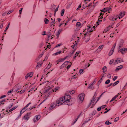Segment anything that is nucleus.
Instances as JSON below:
<instances>
[{"instance_id": "c756f323", "label": "nucleus", "mask_w": 127, "mask_h": 127, "mask_svg": "<svg viewBox=\"0 0 127 127\" xmlns=\"http://www.w3.org/2000/svg\"><path fill=\"white\" fill-rule=\"evenodd\" d=\"M77 45V44L76 43L74 44L73 45H72V47L73 48H74L76 47Z\"/></svg>"}, {"instance_id": "a18cd8bd", "label": "nucleus", "mask_w": 127, "mask_h": 127, "mask_svg": "<svg viewBox=\"0 0 127 127\" xmlns=\"http://www.w3.org/2000/svg\"><path fill=\"white\" fill-rule=\"evenodd\" d=\"M106 106L105 105H103L102 106L100 107V108H101V109H103L104 108H105Z\"/></svg>"}, {"instance_id": "a19ab883", "label": "nucleus", "mask_w": 127, "mask_h": 127, "mask_svg": "<svg viewBox=\"0 0 127 127\" xmlns=\"http://www.w3.org/2000/svg\"><path fill=\"white\" fill-rule=\"evenodd\" d=\"M117 76H114V78L113 79V80L114 81H115L117 79Z\"/></svg>"}, {"instance_id": "b1692460", "label": "nucleus", "mask_w": 127, "mask_h": 127, "mask_svg": "<svg viewBox=\"0 0 127 127\" xmlns=\"http://www.w3.org/2000/svg\"><path fill=\"white\" fill-rule=\"evenodd\" d=\"M119 81H117L115 82L113 84V86H114L116 85V84H118L119 82Z\"/></svg>"}, {"instance_id": "774afa93", "label": "nucleus", "mask_w": 127, "mask_h": 127, "mask_svg": "<svg viewBox=\"0 0 127 127\" xmlns=\"http://www.w3.org/2000/svg\"><path fill=\"white\" fill-rule=\"evenodd\" d=\"M52 8H53V9H54L55 8L56 6L55 5H52Z\"/></svg>"}, {"instance_id": "ea45409f", "label": "nucleus", "mask_w": 127, "mask_h": 127, "mask_svg": "<svg viewBox=\"0 0 127 127\" xmlns=\"http://www.w3.org/2000/svg\"><path fill=\"white\" fill-rule=\"evenodd\" d=\"M110 109H108L106 111H105L104 112V114H105L106 113H107L109 111V110H110Z\"/></svg>"}, {"instance_id": "393cba45", "label": "nucleus", "mask_w": 127, "mask_h": 127, "mask_svg": "<svg viewBox=\"0 0 127 127\" xmlns=\"http://www.w3.org/2000/svg\"><path fill=\"white\" fill-rule=\"evenodd\" d=\"M84 71L83 69H80L79 72V73L80 74H82L83 73V72Z\"/></svg>"}, {"instance_id": "49530a36", "label": "nucleus", "mask_w": 127, "mask_h": 127, "mask_svg": "<svg viewBox=\"0 0 127 127\" xmlns=\"http://www.w3.org/2000/svg\"><path fill=\"white\" fill-rule=\"evenodd\" d=\"M102 80V78H101L99 80L98 82L99 84H100Z\"/></svg>"}, {"instance_id": "0e129e2a", "label": "nucleus", "mask_w": 127, "mask_h": 127, "mask_svg": "<svg viewBox=\"0 0 127 127\" xmlns=\"http://www.w3.org/2000/svg\"><path fill=\"white\" fill-rule=\"evenodd\" d=\"M42 63L41 64H40L39 63H37V66H39V65H40V66H41V65H42Z\"/></svg>"}, {"instance_id": "37998d69", "label": "nucleus", "mask_w": 127, "mask_h": 127, "mask_svg": "<svg viewBox=\"0 0 127 127\" xmlns=\"http://www.w3.org/2000/svg\"><path fill=\"white\" fill-rule=\"evenodd\" d=\"M69 62L68 61H66L64 63L65 65H66V66L68 64V63Z\"/></svg>"}, {"instance_id": "f3484780", "label": "nucleus", "mask_w": 127, "mask_h": 127, "mask_svg": "<svg viewBox=\"0 0 127 127\" xmlns=\"http://www.w3.org/2000/svg\"><path fill=\"white\" fill-rule=\"evenodd\" d=\"M30 116H28V115H26L24 117V118L25 120H28L30 118Z\"/></svg>"}, {"instance_id": "680f3d73", "label": "nucleus", "mask_w": 127, "mask_h": 127, "mask_svg": "<svg viewBox=\"0 0 127 127\" xmlns=\"http://www.w3.org/2000/svg\"><path fill=\"white\" fill-rule=\"evenodd\" d=\"M61 45V44H58L55 47H58L60 46Z\"/></svg>"}, {"instance_id": "bf43d9fd", "label": "nucleus", "mask_w": 127, "mask_h": 127, "mask_svg": "<svg viewBox=\"0 0 127 127\" xmlns=\"http://www.w3.org/2000/svg\"><path fill=\"white\" fill-rule=\"evenodd\" d=\"M31 113L30 112L27 113V114L26 115H28V116H30V115L31 114Z\"/></svg>"}, {"instance_id": "9b49d317", "label": "nucleus", "mask_w": 127, "mask_h": 127, "mask_svg": "<svg viewBox=\"0 0 127 127\" xmlns=\"http://www.w3.org/2000/svg\"><path fill=\"white\" fill-rule=\"evenodd\" d=\"M80 51H79L77 52H76V53L75 54V56L73 58L74 59H75L76 57L78 56V57H80V56H79V53H80Z\"/></svg>"}, {"instance_id": "864d4df0", "label": "nucleus", "mask_w": 127, "mask_h": 127, "mask_svg": "<svg viewBox=\"0 0 127 127\" xmlns=\"http://www.w3.org/2000/svg\"><path fill=\"white\" fill-rule=\"evenodd\" d=\"M23 8H22L21 9L19 10V13L20 14H21L22 13V12L23 10Z\"/></svg>"}, {"instance_id": "3c124183", "label": "nucleus", "mask_w": 127, "mask_h": 127, "mask_svg": "<svg viewBox=\"0 0 127 127\" xmlns=\"http://www.w3.org/2000/svg\"><path fill=\"white\" fill-rule=\"evenodd\" d=\"M101 108H100V107H98V108H97V110L98 111H100V110H101Z\"/></svg>"}, {"instance_id": "a211bd4d", "label": "nucleus", "mask_w": 127, "mask_h": 127, "mask_svg": "<svg viewBox=\"0 0 127 127\" xmlns=\"http://www.w3.org/2000/svg\"><path fill=\"white\" fill-rule=\"evenodd\" d=\"M62 53L61 51H60L59 52H57L53 54V55H55V56H56L58 54H61Z\"/></svg>"}, {"instance_id": "aec40b11", "label": "nucleus", "mask_w": 127, "mask_h": 127, "mask_svg": "<svg viewBox=\"0 0 127 127\" xmlns=\"http://www.w3.org/2000/svg\"><path fill=\"white\" fill-rule=\"evenodd\" d=\"M59 88L58 87H57L55 88L54 89H53V92H56L58 90Z\"/></svg>"}, {"instance_id": "dca6fc26", "label": "nucleus", "mask_w": 127, "mask_h": 127, "mask_svg": "<svg viewBox=\"0 0 127 127\" xmlns=\"http://www.w3.org/2000/svg\"><path fill=\"white\" fill-rule=\"evenodd\" d=\"M94 85V84L93 83H92L91 84H90L89 85V87H88V88L93 89V87Z\"/></svg>"}, {"instance_id": "39448f33", "label": "nucleus", "mask_w": 127, "mask_h": 127, "mask_svg": "<svg viewBox=\"0 0 127 127\" xmlns=\"http://www.w3.org/2000/svg\"><path fill=\"white\" fill-rule=\"evenodd\" d=\"M31 103L29 102V103L27 104L20 111V112L21 113H23L24 112L26 111V109L27 107L29 106L30 104H31Z\"/></svg>"}, {"instance_id": "f704fd0d", "label": "nucleus", "mask_w": 127, "mask_h": 127, "mask_svg": "<svg viewBox=\"0 0 127 127\" xmlns=\"http://www.w3.org/2000/svg\"><path fill=\"white\" fill-rule=\"evenodd\" d=\"M35 108V106H32L31 107H30L28 109L29 110H31L33 109V108Z\"/></svg>"}, {"instance_id": "20e7f679", "label": "nucleus", "mask_w": 127, "mask_h": 127, "mask_svg": "<svg viewBox=\"0 0 127 127\" xmlns=\"http://www.w3.org/2000/svg\"><path fill=\"white\" fill-rule=\"evenodd\" d=\"M121 46H119V51L123 54H125L126 52L127 51V49L126 48H122L120 49Z\"/></svg>"}, {"instance_id": "e2e57ef3", "label": "nucleus", "mask_w": 127, "mask_h": 127, "mask_svg": "<svg viewBox=\"0 0 127 127\" xmlns=\"http://www.w3.org/2000/svg\"><path fill=\"white\" fill-rule=\"evenodd\" d=\"M12 91V90H10V91H8L7 93L8 94V95H9V94L11 93V92Z\"/></svg>"}, {"instance_id": "5fc2aeb1", "label": "nucleus", "mask_w": 127, "mask_h": 127, "mask_svg": "<svg viewBox=\"0 0 127 127\" xmlns=\"http://www.w3.org/2000/svg\"><path fill=\"white\" fill-rule=\"evenodd\" d=\"M42 55L43 54H41L38 57V58H39V59L41 57H42Z\"/></svg>"}, {"instance_id": "c9c22d12", "label": "nucleus", "mask_w": 127, "mask_h": 127, "mask_svg": "<svg viewBox=\"0 0 127 127\" xmlns=\"http://www.w3.org/2000/svg\"><path fill=\"white\" fill-rule=\"evenodd\" d=\"M63 29H60L59 30L58 32L60 33V32L63 31Z\"/></svg>"}, {"instance_id": "6e6d98bb", "label": "nucleus", "mask_w": 127, "mask_h": 127, "mask_svg": "<svg viewBox=\"0 0 127 127\" xmlns=\"http://www.w3.org/2000/svg\"><path fill=\"white\" fill-rule=\"evenodd\" d=\"M48 56H46L45 57V59H44V60L45 61H46L47 59L48 58Z\"/></svg>"}, {"instance_id": "412c9836", "label": "nucleus", "mask_w": 127, "mask_h": 127, "mask_svg": "<svg viewBox=\"0 0 127 127\" xmlns=\"http://www.w3.org/2000/svg\"><path fill=\"white\" fill-rule=\"evenodd\" d=\"M44 21L45 23L46 24H47L49 22V20L46 18L45 19Z\"/></svg>"}, {"instance_id": "9d476101", "label": "nucleus", "mask_w": 127, "mask_h": 127, "mask_svg": "<svg viewBox=\"0 0 127 127\" xmlns=\"http://www.w3.org/2000/svg\"><path fill=\"white\" fill-rule=\"evenodd\" d=\"M111 9V8L110 7H107L103 9V11H109Z\"/></svg>"}, {"instance_id": "7c9ffc66", "label": "nucleus", "mask_w": 127, "mask_h": 127, "mask_svg": "<svg viewBox=\"0 0 127 127\" xmlns=\"http://www.w3.org/2000/svg\"><path fill=\"white\" fill-rule=\"evenodd\" d=\"M119 118L118 117H117L115 119V120H114V122H117L119 119Z\"/></svg>"}, {"instance_id": "4c0bfd02", "label": "nucleus", "mask_w": 127, "mask_h": 127, "mask_svg": "<svg viewBox=\"0 0 127 127\" xmlns=\"http://www.w3.org/2000/svg\"><path fill=\"white\" fill-rule=\"evenodd\" d=\"M59 60L60 62H63L64 60V58H62L60 59H59Z\"/></svg>"}, {"instance_id": "603ef678", "label": "nucleus", "mask_w": 127, "mask_h": 127, "mask_svg": "<svg viewBox=\"0 0 127 127\" xmlns=\"http://www.w3.org/2000/svg\"><path fill=\"white\" fill-rule=\"evenodd\" d=\"M76 50V49H74V50H73V52H72V53H70V54H71V55H72L75 52Z\"/></svg>"}, {"instance_id": "473e14b6", "label": "nucleus", "mask_w": 127, "mask_h": 127, "mask_svg": "<svg viewBox=\"0 0 127 127\" xmlns=\"http://www.w3.org/2000/svg\"><path fill=\"white\" fill-rule=\"evenodd\" d=\"M50 63H49V64H48V65L47 66V69H49L50 68L51 66V65L50 64Z\"/></svg>"}, {"instance_id": "13d9d810", "label": "nucleus", "mask_w": 127, "mask_h": 127, "mask_svg": "<svg viewBox=\"0 0 127 127\" xmlns=\"http://www.w3.org/2000/svg\"><path fill=\"white\" fill-rule=\"evenodd\" d=\"M109 121H106V122L105 123V124L106 125H108V124H109Z\"/></svg>"}, {"instance_id": "8fccbe9b", "label": "nucleus", "mask_w": 127, "mask_h": 127, "mask_svg": "<svg viewBox=\"0 0 127 127\" xmlns=\"http://www.w3.org/2000/svg\"><path fill=\"white\" fill-rule=\"evenodd\" d=\"M81 5H80L79 6L78 8L76 10H78L80 8H81Z\"/></svg>"}, {"instance_id": "f03ea898", "label": "nucleus", "mask_w": 127, "mask_h": 127, "mask_svg": "<svg viewBox=\"0 0 127 127\" xmlns=\"http://www.w3.org/2000/svg\"><path fill=\"white\" fill-rule=\"evenodd\" d=\"M95 4H94V2H91L89 4L88 6H86L87 8L88 7H90V9L91 10H93L95 6Z\"/></svg>"}, {"instance_id": "de8ad7c7", "label": "nucleus", "mask_w": 127, "mask_h": 127, "mask_svg": "<svg viewBox=\"0 0 127 127\" xmlns=\"http://www.w3.org/2000/svg\"><path fill=\"white\" fill-rule=\"evenodd\" d=\"M115 99H116V98H115V97H113L112 98V99L110 101V102H111L112 101H113Z\"/></svg>"}, {"instance_id": "6e6552de", "label": "nucleus", "mask_w": 127, "mask_h": 127, "mask_svg": "<svg viewBox=\"0 0 127 127\" xmlns=\"http://www.w3.org/2000/svg\"><path fill=\"white\" fill-rule=\"evenodd\" d=\"M40 118V115H36L33 118V121L35 123Z\"/></svg>"}, {"instance_id": "052dcab7", "label": "nucleus", "mask_w": 127, "mask_h": 127, "mask_svg": "<svg viewBox=\"0 0 127 127\" xmlns=\"http://www.w3.org/2000/svg\"><path fill=\"white\" fill-rule=\"evenodd\" d=\"M107 77L108 78H111V76H110V74H109L107 75Z\"/></svg>"}, {"instance_id": "ddd939ff", "label": "nucleus", "mask_w": 127, "mask_h": 127, "mask_svg": "<svg viewBox=\"0 0 127 127\" xmlns=\"http://www.w3.org/2000/svg\"><path fill=\"white\" fill-rule=\"evenodd\" d=\"M123 67V66L122 65H120L117 67L116 69V70H118L119 69H122Z\"/></svg>"}, {"instance_id": "c03bdc74", "label": "nucleus", "mask_w": 127, "mask_h": 127, "mask_svg": "<svg viewBox=\"0 0 127 127\" xmlns=\"http://www.w3.org/2000/svg\"><path fill=\"white\" fill-rule=\"evenodd\" d=\"M103 45H101L98 48H99L100 49H102L103 48Z\"/></svg>"}, {"instance_id": "09e8293b", "label": "nucleus", "mask_w": 127, "mask_h": 127, "mask_svg": "<svg viewBox=\"0 0 127 127\" xmlns=\"http://www.w3.org/2000/svg\"><path fill=\"white\" fill-rule=\"evenodd\" d=\"M117 20V18H112L111 20L115 21Z\"/></svg>"}, {"instance_id": "4be33fe9", "label": "nucleus", "mask_w": 127, "mask_h": 127, "mask_svg": "<svg viewBox=\"0 0 127 127\" xmlns=\"http://www.w3.org/2000/svg\"><path fill=\"white\" fill-rule=\"evenodd\" d=\"M64 9H63L61 11V15L62 16H63V15L64 14Z\"/></svg>"}, {"instance_id": "f8f14e48", "label": "nucleus", "mask_w": 127, "mask_h": 127, "mask_svg": "<svg viewBox=\"0 0 127 127\" xmlns=\"http://www.w3.org/2000/svg\"><path fill=\"white\" fill-rule=\"evenodd\" d=\"M125 12L124 11L123 12H121L119 14L120 16H121V18L123 17L125 15Z\"/></svg>"}, {"instance_id": "338daca9", "label": "nucleus", "mask_w": 127, "mask_h": 127, "mask_svg": "<svg viewBox=\"0 0 127 127\" xmlns=\"http://www.w3.org/2000/svg\"><path fill=\"white\" fill-rule=\"evenodd\" d=\"M14 110V109L12 108L10 109L9 110V112H11V111H13V110Z\"/></svg>"}, {"instance_id": "e433bc0d", "label": "nucleus", "mask_w": 127, "mask_h": 127, "mask_svg": "<svg viewBox=\"0 0 127 127\" xmlns=\"http://www.w3.org/2000/svg\"><path fill=\"white\" fill-rule=\"evenodd\" d=\"M59 7V5H58V7H57V8L55 9L54 11V12L56 13V12L58 11V8Z\"/></svg>"}, {"instance_id": "4468645a", "label": "nucleus", "mask_w": 127, "mask_h": 127, "mask_svg": "<svg viewBox=\"0 0 127 127\" xmlns=\"http://www.w3.org/2000/svg\"><path fill=\"white\" fill-rule=\"evenodd\" d=\"M103 72H105L107 70V68L106 66H104L102 68Z\"/></svg>"}, {"instance_id": "bb28decb", "label": "nucleus", "mask_w": 127, "mask_h": 127, "mask_svg": "<svg viewBox=\"0 0 127 127\" xmlns=\"http://www.w3.org/2000/svg\"><path fill=\"white\" fill-rule=\"evenodd\" d=\"M25 91V90H24L22 89V90H21L20 91H18V93H19L20 92V94H22Z\"/></svg>"}, {"instance_id": "f257e3e1", "label": "nucleus", "mask_w": 127, "mask_h": 127, "mask_svg": "<svg viewBox=\"0 0 127 127\" xmlns=\"http://www.w3.org/2000/svg\"><path fill=\"white\" fill-rule=\"evenodd\" d=\"M71 99L70 96L66 94L64 96L61 97L57 101L51 103L50 107L49 108V110H52L56 106H59L64 103V104L67 103V104L68 105H71V103L70 102Z\"/></svg>"}, {"instance_id": "72a5a7b5", "label": "nucleus", "mask_w": 127, "mask_h": 127, "mask_svg": "<svg viewBox=\"0 0 127 127\" xmlns=\"http://www.w3.org/2000/svg\"><path fill=\"white\" fill-rule=\"evenodd\" d=\"M51 20L52 21L51 22V24L52 25L53 24V23H55V22H54L55 19H54L53 21V19L52 18H51Z\"/></svg>"}, {"instance_id": "1a4fd4ad", "label": "nucleus", "mask_w": 127, "mask_h": 127, "mask_svg": "<svg viewBox=\"0 0 127 127\" xmlns=\"http://www.w3.org/2000/svg\"><path fill=\"white\" fill-rule=\"evenodd\" d=\"M96 93H95V94L93 99L92 100H91V102L90 104L88 106V107H89L90 106V105H91V104L93 103V101L96 97Z\"/></svg>"}, {"instance_id": "79ce46f5", "label": "nucleus", "mask_w": 127, "mask_h": 127, "mask_svg": "<svg viewBox=\"0 0 127 127\" xmlns=\"http://www.w3.org/2000/svg\"><path fill=\"white\" fill-rule=\"evenodd\" d=\"M13 12V10H11L10 11H9L7 13V14L8 15L10 14V13L12 12Z\"/></svg>"}, {"instance_id": "a878e982", "label": "nucleus", "mask_w": 127, "mask_h": 127, "mask_svg": "<svg viewBox=\"0 0 127 127\" xmlns=\"http://www.w3.org/2000/svg\"><path fill=\"white\" fill-rule=\"evenodd\" d=\"M30 73H29L27 74L25 76V79H27L29 77H30Z\"/></svg>"}, {"instance_id": "423d86ee", "label": "nucleus", "mask_w": 127, "mask_h": 127, "mask_svg": "<svg viewBox=\"0 0 127 127\" xmlns=\"http://www.w3.org/2000/svg\"><path fill=\"white\" fill-rule=\"evenodd\" d=\"M123 60L122 59L120 58H118L114 62V63L115 64L120 63L123 62Z\"/></svg>"}, {"instance_id": "69168bd1", "label": "nucleus", "mask_w": 127, "mask_h": 127, "mask_svg": "<svg viewBox=\"0 0 127 127\" xmlns=\"http://www.w3.org/2000/svg\"><path fill=\"white\" fill-rule=\"evenodd\" d=\"M60 33L58 32L56 34V35L57 37H58L60 35Z\"/></svg>"}, {"instance_id": "c85d7f7f", "label": "nucleus", "mask_w": 127, "mask_h": 127, "mask_svg": "<svg viewBox=\"0 0 127 127\" xmlns=\"http://www.w3.org/2000/svg\"><path fill=\"white\" fill-rule=\"evenodd\" d=\"M114 61L113 59L111 60L109 62V64H111L113 63H114Z\"/></svg>"}, {"instance_id": "0eeeda50", "label": "nucleus", "mask_w": 127, "mask_h": 127, "mask_svg": "<svg viewBox=\"0 0 127 127\" xmlns=\"http://www.w3.org/2000/svg\"><path fill=\"white\" fill-rule=\"evenodd\" d=\"M116 43H115L114 44V45L113 46L111 50L110 51V52H109V56H110L111 55H112L113 53L114 52V48L115 47V45H116Z\"/></svg>"}, {"instance_id": "2eb2a0df", "label": "nucleus", "mask_w": 127, "mask_h": 127, "mask_svg": "<svg viewBox=\"0 0 127 127\" xmlns=\"http://www.w3.org/2000/svg\"><path fill=\"white\" fill-rule=\"evenodd\" d=\"M76 26L79 27H81L82 26L81 23L79 22H78L76 25Z\"/></svg>"}, {"instance_id": "7ed1b4c3", "label": "nucleus", "mask_w": 127, "mask_h": 127, "mask_svg": "<svg viewBox=\"0 0 127 127\" xmlns=\"http://www.w3.org/2000/svg\"><path fill=\"white\" fill-rule=\"evenodd\" d=\"M84 94L82 93L79 95L78 96L79 101H81L82 102L84 100Z\"/></svg>"}, {"instance_id": "6ab92c4d", "label": "nucleus", "mask_w": 127, "mask_h": 127, "mask_svg": "<svg viewBox=\"0 0 127 127\" xmlns=\"http://www.w3.org/2000/svg\"><path fill=\"white\" fill-rule=\"evenodd\" d=\"M100 18H99V19L98 20V21L96 22V24L97 25H96V27H97L98 25H99V23L100 22H101L102 21L101 20H100Z\"/></svg>"}, {"instance_id": "2f4dec72", "label": "nucleus", "mask_w": 127, "mask_h": 127, "mask_svg": "<svg viewBox=\"0 0 127 127\" xmlns=\"http://www.w3.org/2000/svg\"><path fill=\"white\" fill-rule=\"evenodd\" d=\"M75 91L74 90H72V91H70L69 92V93L71 94H72L74 93Z\"/></svg>"}, {"instance_id": "58836bf2", "label": "nucleus", "mask_w": 127, "mask_h": 127, "mask_svg": "<svg viewBox=\"0 0 127 127\" xmlns=\"http://www.w3.org/2000/svg\"><path fill=\"white\" fill-rule=\"evenodd\" d=\"M30 73V77H32V76L33 75V73L32 72H31V73Z\"/></svg>"}, {"instance_id": "cd10ccee", "label": "nucleus", "mask_w": 127, "mask_h": 127, "mask_svg": "<svg viewBox=\"0 0 127 127\" xmlns=\"http://www.w3.org/2000/svg\"><path fill=\"white\" fill-rule=\"evenodd\" d=\"M110 80L109 79H108L105 81V83L106 84H108L110 83Z\"/></svg>"}, {"instance_id": "5701e85b", "label": "nucleus", "mask_w": 127, "mask_h": 127, "mask_svg": "<svg viewBox=\"0 0 127 127\" xmlns=\"http://www.w3.org/2000/svg\"><path fill=\"white\" fill-rule=\"evenodd\" d=\"M66 66V65H65L64 63L60 67V69H62L64 67H65Z\"/></svg>"}, {"instance_id": "4d7b16f0", "label": "nucleus", "mask_w": 127, "mask_h": 127, "mask_svg": "<svg viewBox=\"0 0 127 127\" xmlns=\"http://www.w3.org/2000/svg\"><path fill=\"white\" fill-rule=\"evenodd\" d=\"M71 66V65H68L66 67L67 69H68Z\"/></svg>"}]
</instances>
